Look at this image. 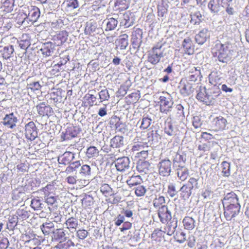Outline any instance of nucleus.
<instances>
[{"instance_id":"1","label":"nucleus","mask_w":249,"mask_h":249,"mask_svg":"<svg viewBox=\"0 0 249 249\" xmlns=\"http://www.w3.org/2000/svg\"><path fill=\"white\" fill-rule=\"evenodd\" d=\"M213 56L217 57L218 60L223 63H227L231 56V49L228 44L217 42L212 49Z\"/></svg>"},{"instance_id":"2","label":"nucleus","mask_w":249,"mask_h":249,"mask_svg":"<svg viewBox=\"0 0 249 249\" xmlns=\"http://www.w3.org/2000/svg\"><path fill=\"white\" fill-rule=\"evenodd\" d=\"M24 9L23 10V13L20 15V17L24 19L21 23L27 22L29 23L31 22V24H32L36 21L40 14L39 8L36 6H31L27 8L25 7Z\"/></svg>"},{"instance_id":"3","label":"nucleus","mask_w":249,"mask_h":249,"mask_svg":"<svg viewBox=\"0 0 249 249\" xmlns=\"http://www.w3.org/2000/svg\"><path fill=\"white\" fill-rule=\"evenodd\" d=\"M159 104L160 111L161 113L167 114L171 111L174 104L173 99L169 94L160 96L159 98Z\"/></svg>"},{"instance_id":"4","label":"nucleus","mask_w":249,"mask_h":249,"mask_svg":"<svg viewBox=\"0 0 249 249\" xmlns=\"http://www.w3.org/2000/svg\"><path fill=\"white\" fill-rule=\"evenodd\" d=\"M172 163L167 159L161 160L158 164L160 175L163 177L169 176L172 171Z\"/></svg>"},{"instance_id":"5","label":"nucleus","mask_w":249,"mask_h":249,"mask_svg":"<svg viewBox=\"0 0 249 249\" xmlns=\"http://www.w3.org/2000/svg\"><path fill=\"white\" fill-rule=\"evenodd\" d=\"M162 46L157 45L154 47L148 56V61L153 65L159 62L160 58L163 56V52L161 51Z\"/></svg>"},{"instance_id":"6","label":"nucleus","mask_w":249,"mask_h":249,"mask_svg":"<svg viewBox=\"0 0 249 249\" xmlns=\"http://www.w3.org/2000/svg\"><path fill=\"white\" fill-rule=\"evenodd\" d=\"M224 209V215L227 220L231 219L238 215L240 212L241 206H235L233 205H223Z\"/></svg>"},{"instance_id":"7","label":"nucleus","mask_w":249,"mask_h":249,"mask_svg":"<svg viewBox=\"0 0 249 249\" xmlns=\"http://www.w3.org/2000/svg\"><path fill=\"white\" fill-rule=\"evenodd\" d=\"M37 129L35 123L31 121L25 126V136L31 141H34L37 137Z\"/></svg>"},{"instance_id":"8","label":"nucleus","mask_w":249,"mask_h":249,"mask_svg":"<svg viewBox=\"0 0 249 249\" xmlns=\"http://www.w3.org/2000/svg\"><path fill=\"white\" fill-rule=\"evenodd\" d=\"M195 87V85L189 82H183L181 81L178 86L180 93L184 97L188 96L194 92Z\"/></svg>"},{"instance_id":"9","label":"nucleus","mask_w":249,"mask_h":249,"mask_svg":"<svg viewBox=\"0 0 249 249\" xmlns=\"http://www.w3.org/2000/svg\"><path fill=\"white\" fill-rule=\"evenodd\" d=\"M116 169L121 172L124 171L129 168L130 160L127 157L118 158L114 162Z\"/></svg>"},{"instance_id":"10","label":"nucleus","mask_w":249,"mask_h":249,"mask_svg":"<svg viewBox=\"0 0 249 249\" xmlns=\"http://www.w3.org/2000/svg\"><path fill=\"white\" fill-rule=\"evenodd\" d=\"M158 216L162 223L167 222L172 218L171 213L165 205H162L159 208Z\"/></svg>"},{"instance_id":"11","label":"nucleus","mask_w":249,"mask_h":249,"mask_svg":"<svg viewBox=\"0 0 249 249\" xmlns=\"http://www.w3.org/2000/svg\"><path fill=\"white\" fill-rule=\"evenodd\" d=\"M227 124L225 118L222 116L217 117L213 119L212 122V127L214 131L224 130Z\"/></svg>"},{"instance_id":"12","label":"nucleus","mask_w":249,"mask_h":249,"mask_svg":"<svg viewBox=\"0 0 249 249\" xmlns=\"http://www.w3.org/2000/svg\"><path fill=\"white\" fill-rule=\"evenodd\" d=\"M197 94L196 96V99L200 102H203L207 105H210V99L209 97L208 90L205 87L200 86L199 89L197 90Z\"/></svg>"},{"instance_id":"13","label":"nucleus","mask_w":249,"mask_h":249,"mask_svg":"<svg viewBox=\"0 0 249 249\" xmlns=\"http://www.w3.org/2000/svg\"><path fill=\"white\" fill-rule=\"evenodd\" d=\"M223 205L240 206L237 196L233 192L228 193L224 197L223 201Z\"/></svg>"},{"instance_id":"14","label":"nucleus","mask_w":249,"mask_h":249,"mask_svg":"<svg viewBox=\"0 0 249 249\" xmlns=\"http://www.w3.org/2000/svg\"><path fill=\"white\" fill-rule=\"evenodd\" d=\"M18 118L13 113L6 114L3 121V124L8 128L13 129L16 126V123L18 122Z\"/></svg>"},{"instance_id":"15","label":"nucleus","mask_w":249,"mask_h":249,"mask_svg":"<svg viewBox=\"0 0 249 249\" xmlns=\"http://www.w3.org/2000/svg\"><path fill=\"white\" fill-rule=\"evenodd\" d=\"M186 161V156L183 153L177 152L173 157V164L174 168H178L181 166H185Z\"/></svg>"},{"instance_id":"16","label":"nucleus","mask_w":249,"mask_h":249,"mask_svg":"<svg viewBox=\"0 0 249 249\" xmlns=\"http://www.w3.org/2000/svg\"><path fill=\"white\" fill-rule=\"evenodd\" d=\"M74 153L71 152L66 151L62 155L58 157V162L60 164L69 165L74 159Z\"/></svg>"},{"instance_id":"17","label":"nucleus","mask_w":249,"mask_h":249,"mask_svg":"<svg viewBox=\"0 0 249 249\" xmlns=\"http://www.w3.org/2000/svg\"><path fill=\"white\" fill-rule=\"evenodd\" d=\"M79 132V129L76 127H69L66 129L65 132L62 134L61 138L63 141L71 140L77 137Z\"/></svg>"},{"instance_id":"18","label":"nucleus","mask_w":249,"mask_h":249,"mask_svg":"<svg viewBox=\"0 0 249 249\" xmlns=\"http://www.w3.org/2000/svg\"><path fill=\"white\" fill-rule=\"evenodd\" d=\"M210 33L208 29L203 28L195 36V40L198 44L202 45L210 37Z\"/></svg>"},{"instance_id":"19","label":"nucleus","mask_w":249,"mask_h":249,"mask_svg":"<svg viewBox=\"0 0 249 249\" xmlns=\"http://www.w3.org/2000/svg\"><path fill=\"white\" fill-rule=\"evenodd\" d=\"M54 47L55 46L52 42H48L44 43L42 45L39 51L43 55L45 56H49L53 53Z\"/></svg>"},{"instance_id":"20","label":"nucleus","mask_w":249,"mask_h":249,"mask_svg":"<svg viewBox=\"0 0 249 249\" xmlns=\"http://www.w3.org/2000/svg\"><path fill=\"white\" fill-rule=\"evenodd\" d=\"M142 32L139 28L136 29L132 34V42L134 47L139 48L142 43Z\"/></svg>"},{"instance_id":"21","label":"nucleus","mask_w":249,"mask_h":249,"mask_svg":"<svg viewBox=\"0 0 249 249\" xmlns=\"http://www.w3.org/2000/svg\"><path fill=\"white\" fill-rule=\"evenodd\" d=\"M177 226V220L173 219L172 221L167 223L161 231L166 233L167 235L171 236L175 233Z\"/></svg>"},{"instance_id":"22","label":"nucleus","mask_w":249,"mask_h":249,"mask_svg":"<svg viewBox=\"0 0 249 249\" xmlns=\"http://www.w3.org/2000/svg\"><path fill=\"white\" fill-rule=\"evenodd\" d=\"M25 197V190L22 186H18L13 190L12 198L13 200L22 201Z\"/></svg>"},{"instance_id":"23","label":"nucleus","mask_w":249,"mask_h":249,"mask_svg":"<svg viewBox=\"0 0 249 249\" xmlns=\"http://www.w3.org/2000/svg\"><path fill=\"white\" fill-rule=\"evenodd\" d=\"M38 113L41 116H49L52 114L53 110L50 106H46L44 103H41L36 106Z\"/></svg>"},{"instance_id":"24","label":"nucleus","mask_w":249,"mask_h":249,"mask_svg":"<svg viewBox=\"0 0 249 249\" xmlns=\"http://www.w3.org/2000/svg\"><path fill=\"white\" fill-rule=\"evenodd\" d=\"M201 77L202 75H201L200 68L194 67L189 71L187 78L189 81L195 82L198 78Z\"/></svg>"},{"instance_id":"25","label":"nucleus","mask_w":249,"mask_h":249,"mask_svg":"<svg viewBox=\"0 0 249 249\" xmlns=\"http://www.w3.org/2000/svg\"><path fill=\"white\" fill-rule=\"evenodd\" d=\"M175 170L178 178L181 181L185 180L189 176V170L185 166L176 168Z\"/></svg>"},{"instance_id":"26","label":"nucleus","mask_w":249,"mask_h":249,"mask_svg":"<svg viewBox=\"0 0 249 249\" xmlns=\"http://www.w3.org/2000/svg\"><path fill=\"white\" fill-rule=\"evenodd\" d=\"M150 163L147 161H142L138 162L137 169L142 175L147 174L149 171Z\"/></svg>"},{"instance_id":"27","label":"nucleus","mask_w":249,"mask_h":249,"mask_svg":"<svg viewBox=\"0 0 249 249\" xmlns=\"http://www.w3.org/2000/svg\"><path fill=\"white\" fill-rule=\"evenodd\" d=\"M110 145L112 148H120L124 144V139L123 136H115L110 140Z\"/></svg>"},{"instance_id":"28","label":"nucleus","mask_w":249,"mask_h":249,"mask_svg":"<svg viewBox=\"0 0 249 249\" xmlns=\"http://www.w3.org/2000/svg\"><path fill=\"white\" fill-rule=\"evenodd\" d=\"M40 229L45 235H48L54 231V224L53 222H46L40 226Z\"/></svg>"},{"instance_id":"29","label":"nucleus","mask_w":249,"mask_h":249,"mask_svg":"<svg viewBox=\"0 0 249 249\" xmlns=\"http://www.w3.org/2000/svg\"><path fill=\"white\" fill-rule=\"evenodd\" d=\"M182 223L184 228L188 230H192L196 226V221L190 216H185L183 219Z\"/></svg>"},{"instance_id":"30","label":"nucleus","mask_w":249,"mask_h":249,"mask_svg":"<svg viewBox=\"0 0 249 249\" xmlns=\"http://www.w3.org/2000/svg\"><path fill=\"white\" fill-rule=\"evenodd\" d=\"M16 214L18 219L25 220L29 217L30 212L27 207L21 206L17 211Z\"/></svg>"},{"instance_id":"31","label":"nucleus","mask_w":249,"mask_h":249,"mask_svg":"<svg viewBox=\"0 0 249 249\" xmlns=\"http://www.w3.org/2000/svg\"><path fill=\"white\" fill-rule=\"evenodd\" d=\"M190 18V22L194 25H199L203 20L202 15L199 11L192 13Z\"/></svg>"},{"instance_id":"32","label":"nucleus","mask_w":249,"mask_h":249,"mask_svg":"<svg viewBox=\"0 0 249 249\" xmlns=\"http://www.w3.org/2000/svg\"><path fill=\"white\" fill-rule=\"evenodd\" d=\"M208 91L210 98V104H213L214 100L220 95V89L217 87L214 86L213 88L208 89Z\"/></svg>"},{"instance_id":"33","label":"nucleus","mask_w":249,"mask_h":249,"mask_svg":"<svg viewBox=\"0 0 249 249\" xmlns=\"http://www.w3.org/2000/svg\"><path fill=\"white\" fill-rule=\"evenodd\" d=\"M222 0H211L208 3V7L212 12L217 13L220 9Z\"/></svg>"},{"instance_id":"34","label":"nucleus","mask_w":249,"mask_h":249,"mask_svg":"<svg viewBox=\"0 0 249 249\" xmlns=\"http://www.w3.org/2000/svg\"><path fill=\"white\" fill-rule=\"evenodd\" d=\"M128 36L126 34L121 36L117 41L118 46L121 50H124L128 44Z\"/></svg>"},{"instance_id":"35","label":"nucleus","mask_w":249,"mask_h":249,"mask_svg":"<svg viewBox=\"0 0 249 249\" xmlns=\"http://www.w3.org/2000/svg\"><path fill=\"white\" fill-rule=\"evenodd\" d=\"M1 52L3 57L5 59H8L12 56L14 52V47L12 45L5 46Z\"/></svg>"},{"instance_id":"36","label":"nucleus","mask_w":249,"mask_h":249,"mask_svg":"<svg viewBox=\"0 0 249 249\" xmlns=\"http://www.w3.org/2000/svg\"><path fill=\"white\" fill-rule=\"evenodd\" d=\"M44 205L38 197H35L32 199L31 206L35 211L43 209Z\"/></svg>"},{"instance_id":"37","label":"nucleus","mask_w":249,"mask_h":249,"mask_svg":"<svg viewBox=\"0 0 249 249\" xmlns=\"http://www.w3.org/2000/svg\"><path fill=\"white\" fill-rule=\"evenodd\" d=\"M53 233L55 239L60 242H64L66 240V237L65 236L66 234L63 229H56L54 231Z\"/></svg>"},{"instance_id":"38","label":"nucleus","mask_w":249,"mask_h":249,"mask_svg":"<svg viewBox=\"0 0 249 249\" xmlns=\"http://www.w3.org/2000/svg\"><path fill=\"white\" fill-rule=\"evenodd\" d=\"M142 182V179L140 175L132 176L126 181L127 184L130 186L139 185Z\"/></svg>"},{"instance_id":"39","label":"nucleus","mask_w":249,"mask_h":249,"mask_svg":"<svg viewBox=\"0 0 249 249\" xmlns=\"http://www.w3.org/2000/svg\"><path fill=\"white\" fill-rule=\"evenodd\" d=\"M18 219V218L17 215H10L7 223V229L9 230H13L17 225Z\"/></svg>"},{"instance_id":"40","label":"nucleus","mask_w":249,"mask_h":249,"mask_svg":"<svg viewBox=\"0 0 249 249\" xmlns=\"http://www.w3.org/2000/svg\"><path fill=\"white\" fill-rule=\"evenodd\" d=\"M66 225L67 228L70 230H75L78 225V220L74 217H70L66 221Z\"/></svg>"},{"instance_id":"41","label":"nucleus","mask_w":249,"mask_h":249,"mask_svg":"<svg viewBox=\"0 0 249 249\" xmlns=\"http://www.w3.org/2000/svg\"><path fill=\"white\" fill-rule=\"evenodd\" d=\"M105 22L107 25L106 31H111L115 29L118 24V21L112 18L105 20Z\"/></svg>"},{"instance_id":"42","label":"nucleus","mask_w":249,"mask_h":249,"mask_svg":"<svg viewBox=\"0 0 249 249\" xmlns=\"http://www.w3.org/2000/svg\"><path fill=\"white\" fill-rule=\"evenodd\" d=\"M2 19L1 22V28L4 32L8 31L12 26L10 19L1 17Z\"/></svg>"},{"instance_id":"43","label":"nucleus","mask_w":249,"mask_h":249,"mask_svg":"<svg viewBox=\"0 0 249 249\" xmlns=\"http://www.w3.org/2000/svg\"><path fill=\"white\" fill-rule=\"evenodd\" d=\"M180 191L181 196L184 199L189 198L192 195V190L185 184L180 188Z\"/></svg>"},{"instance_id":"44","label":"nucleus","mask_w":249,"mask_h":249,"mask_svg":"<svg viewBox=\"0 0 249 249\" xmlns=\"http://www.w3.org/2000/svg\"><path fill=\"white\" fill-rule=\"evenodd\" d=\"M2 6L4 8V10L7 12L13 11L14 6V0H3Z\"/></svg>"},{"instance_id":"45","label":"nucleus","mask_w":249,"mask_h":249,"mask_svg":"<svg viewBox=\"0 0 249 249\" xmlns=\"http://www.w3.org/2000/svg\"><path fill=\"white\" fill-rule=\"evenodd\" d=\"M96 29V25L95 23H87L86 26L85 28L84 33L87 35H90L92 33L95 32Z\"/></svg>"},{"instance_id":"46","label":"nucleus","mask_w":249,"mask_h":249,"mask_svg":"<svg viewBox=\"0 0 249 249\" xmlns=\"http://www.w3.org/2000/svg\"><path fill=\"white\" fill-rule=\"evenodd\" d=\"M85 98L88 101V104L89 106H92L93 105L98 106L99 104H98L97 102V97L92 93L87 94Z\"/></svg>"},{"instance_id":"47","label":"nucleus","mask_w":249,"mask_h":249,"mask_svg":"<svg viewBox=\"0 0 249 249\" xmlns=\"http://www.w3.org/2000/svg\"><path fill=\"white\" fill-rule=\"evenodd\" d=\"M192 191L193 189L198 188V179L194 178H190L188 181L185 183Z\"/></svg>"},{"instance_id":"48","label":"nucleus","mask_w":249,"mask_h":249,"mask_svg":"<svg viewBox=\"0 0 249 249\" xmlns=\"http://www.w3.org/2000/svg\"><path fill=\"white\" fill-rule=\"evenodd\" d=\"M99 103H102L105 101H108L110 98V96L108 90L107 89L101 90L99 93Z\"/></svg>"},{"instance_id":"49","label":"nucleus","mask_w":249,"mask_h":249,"mask_svg":"<svg viewBox=\"0 0 249 249\" xmlns=\"http://www.w3.org/2000/svg\"><path fill=\"white\" fill-rule=\"evenodd\" d=\"M148 148L146 142H140L135 144L132 147V151L134 152H139L143 150V148Z\"/></svg>"},{"instance_id":"50","label":"nucleus","mask_w":249,"mask_h":249,"mask_svg":"<svg viewBox=\"0 0 249 249\" xmlns=\"http://www.w3.org/2000/svg\"><path fill=\"white\" fill-rule=\"evenodd\" d=\"M164 131L169 136L175 135V129L170 122H166L165 123Z\"/></svg>"},{"instance_id":"51","label":"nucleus","mask_w":249,"mask_h":249,"mask_svg":"<svg viewBox=\"0 0 249 249\" xmlns=\"http://www.w3.org/2000/svg\"><path fill=\"white\" fill-rule=\"evenodd\" d=\"M98 150L95 146L89 147L86 152V155L88 158L97 157L98 155Z\"/></svg>"},{"instance_id":"52","label":"nucleus","mask_w":249,"mask_h":249,"mask_svg":"<svg viewBox=\"0 0 249 249\" xmlns=\"http://www.w3.org/2000/svg\"><path fill=\"white\" fill-rule=\"evenodd\" d=\"M152 120L148 116H143L141 122L140 128L142 129H145L151 124Z\"/></svg>"},{"instance_id":"53","label":"nucleus","mask_w":249,"mask_h":249,"mask_svg":"<svg viewBox=\"0 0 249 249\" xmlns=\"http://www.w3.org/2000/svg\"><path fill=\"white\" fill-rule=\"evenodd\" d=\"M222 173L225 177H229L230 175V164L227 161H223L221 163Z\"/></svg>"},{"instance_id":"54","label":"nucleus","mask_w":249,"mask_h":249,"mask_svg":"<svg viewBox=\"0 0 249 249\" xmlns=\"http://www.w3.org/2000/svg\"><path fill=\"white\" fill-rule=\"evenodd\" d=\"M82 204L85 207H90L93 204V198L89 195H85L82 199Z\"/></svg>"},{"instance_id":"55","label":"nucleus","mask_w":249,"mask_h":249,"mask_svg":"<svg viewBox=\"0 0 249 249\" xmlns=\"http://www.w3.org/2000/svg\"><path fill=\"white\" fill-rule=\"evenodd\" d=\"M192 45V41L191 38L188 37L185 38L182 43V46L185 49L186 53H187L188 54H190V50L191 49Z\"/></svg>"},{"instance_id":"56","label":"nucleus","mask_w":249,"mask_h":249,"mask_svg":"<svg viewBox=\"0 0 249 249\" xmlns=\"http://www.w3.org/2000/svg\"><path fill=\"white\" fill-rule=\"evenodd\" d=\"M146 192V189L143 185H138L135 188V193L137 196H143Z\"/></svg>"},{"instance_id":"57","label":"nucleus","mask_w":249,"mask_h":249,"mask_svg":"<svg viewBox=\"0 0 249 249\" xmlns=\"http://www.w3.org/2000/svg\"><path fill=\"white\" fill-rule=\"evenodd\" d=\"M129 1L130 0H117L116 4L120 6L121 10H124L129 7Z\"/></svg>"},{"instance_id":"58","label":"nucleus","mask_w":249,"mask_h":249,"mask_svg":"<svg viewBox=\"0 0 249 249\" xmlns=\"http://www.w3.org/2000/svg\"><path fill=\"white\" fill-rule=\"evenodd\" d=\"M9 245L8 239L3 235L0 234V249H7Z\"/></svg>"},{"instance_id":"59","label":"nucleus","mask_w":249,"mask_h":249,"mask_svg":"<svg viewBox=\"0 0 249 249\" xmlns=\"http://www.w3.org/2000/svg\"><path fill=\"white\" fill-rule=\"evenodd\" d=\"M41 86L38 82H34L28 84V89H30L31 91L35 92L39 91L41 89Z\"/></svg>"},{"instance_id":"60","label":"nucleus","mask_w":249,"mask_h":249,"mask_svg":"<svg viewBox=\"0 0 249 249\" xmlns=\"http://www.w3.org/2000/svg\"><path fill=\"white\" fill-rule=\"evenodd\" d=\"M165 203L164 197L162 196H156L153 200V205L155 208H158L160 207Z\"/></svg>"},{"instance_id":"61","label":"nucleus","mask_w":249,"mask_h":249,"mask_svg":"<svg viewBox=\"0 0 249 249\" xmlns=\"http://www.w3.org/2000/svg\"><path fill=\"white\" fill-rule=\"evenodd\" d=\"M220 79L217 77L216 73L211 72L209 76V82L214 86H216L217 84L219 82Z\"/></svg>"},{"instance_id":"62","label":"nucleus","mask_w":249,"mask_h":249,"mask_svg":"<svg viewBox=\"0 0 249 249\" xmlns=\"http://www.w3.org/2000/svg\"><path fill=\"white\" fill-rule=\"evenodd\" d=\"M176 238L177 241L179 243H184L186 239V234L182 231H179L176 233Z\"/></svg>"},{"instance_id":"63","label":"nucleus","mask_w":249,"mask_h":249,"mask_svg":"<svg viewBox=\"0 0 249 249\" xmlns=\"http://www.w3.org/2000/svg\"><path fill=\"white\" fill-rule=\"evenodd\" d=\"M80 173L85 176H90L91 174L90 167L87 164L83 165L81 167Z\"/></svg>"},{"instance_id":"64","label":"nucleus","mask_w":249,"mask_h":249,"mask_svg":"<svg viewBox=\"0 0 249 249\" xmlns=\"http://www.w3.org/2000/svg\"><path fill=\"white\" fill-rule=\"evenodd\" d=\"M31 45L30 40L27 38L21 40L19 42V46L23 50H26Z\"/></svg>"}]
</instances>
